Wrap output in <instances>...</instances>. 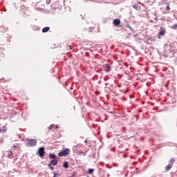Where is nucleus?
Wrapping results in <instances>:
<instances>
[{
	"instance_id": "obj_1",
	"label": "nucleus",
	"mask_w": 177,
	"mask_h": 177,
	"mask_svg": "<svg viewBox=\"0 0 177 177\" xmlns=\"http://www.w3.org/2000/svg\"><path fill=\"white\" fill-rule=\"evenodd\" d=\"M26 146L28 147H34V146L37 145V139L26 138Z\"/></svg>"
},
{
	"instance_id": "obj_2",
	"label": "nucleus",
	"mask_w": 177,
	"mask_h": 177,
	"mask_svg": "<svg viewBox=\"0 0 177 177\" xmlns=\"http://www.w3.org/2000/svg\"><path fill=\"white\" fill-rule=\"evenodd\" d=\"M70 154V149H66L65 150H63L60 151L58 153L59 157H64V156H68Z\"/></svg>"
},
{
	"instance_id": "obj_3",
	"label": "nucleus",
	"mask_w": 177,
	"mask_h": 177,
	"mask_svg": "<svg viewBox=\"0 0 177 177\" xmlns=\"http://www.w3.org/2000/svg\"><path fill=\"white\" fill-rule=\"evenodd\" d=\"M38 153L39 157H44L45 156V148L39 147L38 149Z\"/></svg>"
},
{
	"instance_id": "obj_4",
	"label": "nucleus",
	"mask_w": 177,
	"mask_h": 177,
	"mask_svg": "<svg viewBox=\"0 0 177 177\" xmlns=\"http://www.w3.org/2000/svg\"><path fill=\"white\" fill-rule=\"evenodd\" d=\"M113 26L115 27H120V25L121 24V20L120 19H115L113 21Z\"/></svg>"
},
{
	"instance_id": "obj_5",
	"label": "nucleus",
	"mask_w": 177,
	"mask_h": 177,
	"mask_svg": "<svg viewBox=\"0 0 177 177\" xmlns=\"http://www.w3.org/2000/svg\"><path fill=\"white\" fill-rule=\"evenodd\" d=\"M57 162H59V160H57V159H53L50 160V163L48 165V167H50L52 165H57Z\"/></svg>"
},
{
	"instance_id": "obj_6",
	"label": "nucleus",
	"mask_w": 177,
	"mask_h": 177,
	"mask_svg": "<svg viewBox=\"0 0 177 177\" xmlns=\"http://www.w3.org/2000/svg\"><path fill=\"white\" fill-rule=\"evenodd\" d=\"M165 28H163L162 27H160V31L158 32V35H164L166 32Z\"/></svg>"
},
{
	"instance_id": "obj_7",
	"label": "nucleus",
	"mask_w": 177,
	"mask_h": 177,
	"mask_svg": "<svg viewBox=\"0 0 177 177\" xmlns=\"http://www.w3.org/2000/svg\"><path fill=\"white\" fill-rule=\"evenodd\" d=\"M104 68L105 71H110V70H111L110 68V65L108 64H106L104 65Z\"/></svg>"
},
{
	"instance_id": "obj_8",
	"label": "nucleus",
	"mask_w": 177,
	"mask_h": 177,
	"mask_svg": "<svg viewBox=\"0 0 177 177\" xmlns=\"http://www.w3.org/2000/svg\"><path fill=\"white\" fill-rule=\"evenodd\" d=\"M166 8H165V11L167 13H169V10H171V8L169 7V3H166Z\"/></svg>"
},
{
	"instance_id": "obj_9",
	"label": "nucleus",
	"mask_w": 177,
	"mask_h": 177,
	"mask_svg": "<svg viewBox=\"0 0 177 177\" xmlns=\"http://www.w3.org/2000/svg\"><path fill=\"white\" fill-rule=\"evenodd\" d=\"M173 165L172 164H169L165 167V170L166 171H171V168H172Z\"/></svg>"
},
{
	"instance_id": "obj_10",
	"label": "nucleus",
	"mask_w": 177,
	"mask_h": 177,
	"mask_svg": "<svg viewBox=\"0 0 177 177\" xmlns=\"http://www.w3.org/2000/svg\"><path fill=\"white\" fill-rule=\"evenodd\" d=\"M49 30H50V27H45L42 29V32H48V31H49Z\"/></svg>"
},
{
	"instance_id": "obj_11",
	"label": "nucleus",
	"mask_w": 177,
	"mask_h": 177,
	"mask_svg": "<svg viewBox=\"0 0 177 177\" xmlns=\"http://www.w3.org/2000/svg\"><path fill=\"white\" fill-rule=\"evenodd\" d=\"M56 9H59V8L56 7V5L53 4L51 6V10H53V12H55V10H56Z\"/></svg>"
},
{
	"instance_id": "obj_12",
	"label": "nucleus",
	"mask_w": 177,
	"mask_h": 177,
	"mask_svg": "<svg viewBox=\"0 0 177 177\" xmlns=\"http://www.w3.org/2000/svg\"><path fill=\"white\" fill-rule=\"evenodd\" d=\"M64 168H68L69 165H68V162L66 161L64 162V165H63Z\"/></svg>"
},
{
	"instance_id": "obj_13",
	"label": "nucleus",
	"mask_w": 177,
	"mask_h": 177,
	"mask_svg": "<svg viewBox=\"0 0 177 177\" xmlns=\"http://www.w3.org/2000/svg\"><path fill=\"white\" fill-rule=\"evenodd\" d=\"M49 158H55V159L57 158V157L56 156V155H55L54 153H50V154L49 155Z\"/></svg>"
},
{
	"instance_id": "obj_14",
	"label": "nucleus",
	"mask_w": 177,
	"mask_h": 177,
	"mask_svg": "<svg viewBox=\"0 0 177 177\" xmlns=\"http://www.w3.org/2000/svg\"><path fill=\"white\" fill-rule=\"evenodd\" d=\"M169 164H171V165H172V164H174V163L175 162V158H171L169 160Z\"/></svg>"
},
{
	"instance_id": "obj_15",
	"label": "nucleus",
	"mask_w": 177,
	"mask_h": 177,
	"mask_svg": "<svg viewBox=\"0 0 177 177\" xmlns=\"http://www.w3.org/2000/svg\"><path fill=\"white\" fill-rule=\"evenodd\" d=\"M54 128H55V124H51V125L48 127V129L50 131V130H52V129H54Z\"/></svg>"
},
{
	"instance_id": "obj_16",
	"label": "nucleus",
	"mask_w": 177,
	"mask_h": 177,
	"mask_svg": "<svg viewBox=\"0 0 177 177\" xmlns=\"http://www.w3.org/2000/svg\"><path fill=\"white\" fill-rule=\"evenodd\" d=\"M171 28H172L173 30H177V24H175L174 26H171Z\"/></svg>"
},
{
	"instance_id": "obj_17",
	"label": "nucleus",
	"mask_w": 177,
	"mask_h": 177,
	"mask_svg": "<svg viewBox=\"0 0 177 177\" xmlns=\"http://www.w3.org/2000/svg\"><path fill=\"white\" fill-rule=\"evenodd\" d=\"M94 171L95 170L93 169H88V174H93Z\"/></svg>"
},
{
	"instance_id": "obj_18",
	"label": "nucleus",
	"mask_w": 177,
	"mask_h": 177,
	"mask_svg": "<svg viewBox=\"0 0 177 177\" xmlns=\"http://www.w3.org/2000/svg\"><path fill=\"white\" fill-rule=\"evenodd\" d=\"M2 128H3V132H6V127L4 126Z\"/></svg>"
},
{
	"instance_id": "obj_19",
	"label": "nucleus",
	"mask_w": 177,
	"mask_h": 177,
	"mask_svg": "<svg viewBox=\"0 0 177 177\" xmlns=\"http://www.w3.org/2000/svg\"><path fill=\"white\" fill-rule=\"evenodd\" d=\"M46 3L49 5L50 3V0H46Z\"/></svg>"
},
{
	"instance_id": "obj_20",
	"label": "nucleus",
	"mask_w": 177,
	"mask_h": 177,
	"mask_svg": "<svg viewBox=\"0 0 177 177\" xmlns=\"http://www.w3.org/2000/svg\"><path fill=\"white\" fill-rule=\"evenodd\" d=\"M48 167H49L50 169H51V171H53V169H55V168H53V167H52V166H48Z\"/></svg>"
},
{
	"instance_id": "obj_21",
	"label": "nucleus",
	"mask_w": 177,
	"mask_h": 177,
	"mask_svg": "<svg viewBox=\"0 0 177 177\" xmlns=\"http://www.w3.org/2000/svg\"><path fill=\"white\" fill-rule=\"evenodd\" d=\"M58 175H59L58 174L54 173V176L53 177H57Z\"/></svg>"
},
{
	"instance_id": "obj_22",
	"label": "nucleus",
	"mask_w": 177,
	"mask_h": 177,
	"mask_svg": "<svg viewBox=\"0 0 177 177\" xmlns=\"http://www.w3.org/2000/svg\"><path fill=\"white\" fill-rule=\"evenodd\" d=\"M21 9H26V6H21Z\"/></svg>"
},
{
	"instance_id": "obj_23",
	"label": "nucleus",
	"mask_w": 177,
	"mask_h": 177,
	"mask_svg": "<svg viewBox=\"0 0 177 177\" xmlns=\"http://www.w3.org/2000/svg\"><path fill=\"white\" fill-rule=\"evenodd\" d=\"M55 127L56 128V129H57V128H59V127L57 125H55Z\"/></svg>"
},
{
	"instance_id": "obj_24",
	"label": "nucleus",
	"mask_w": 177,
	"mask_h": 177,
	"mask_svg": "<svg viewBox=\"0 0 177 177\" xmlns=\"http://www.w3.org/2000/svg\"><path fill=\"white\" fill-rule=\"evenodd\" d=\"M70 49H73V47L71 46H69Z\"/></svg>"
},
{
	"instance_id": "obj_25",
	"label": "nucleus",
	"mask_w": 177,
	"mask_h": 177,
	"mask_svg": "<svg viewBox=\"0 0 177 177\" xmlns=\"http://www.w3.org/2000/svg\"><path fill=\"white\" fill-rule=\"evenodd\" d=\"M0 132H1V130H0Z\"/></svg>"
}]
</instances>
